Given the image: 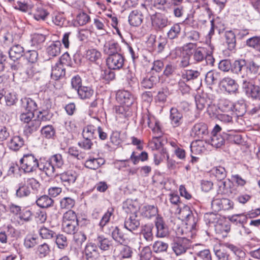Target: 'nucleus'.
<instances>
[{
  "label": "nucleus",
  "mask_w": 260,
  "mask_h": 260,
  "mask_svg": "<svg viewBox=\"0 0 260 260\" xmlns=\"http://www.w3.org/2000/svg\"><path fill=\"white\" fill-rule=\"evenodd\" d=\"M246 44L247 46L250 47H252L255 49L260 51L259 37H253L248 39L246 41Z\"/></svg>",
  "instance_id": "obj_64"
},
{
  "label": "nucleus",
  "mask_w": 260,
  "mask_h": 260,
  "mask_svg": "<svg viewBox=\"0 0 260 260\" xmlns=\"http://www.w3.org/2000/svg\"><path fill=\"white\" fill-rule=\"evenodd\" d=\"M124 58L120 53H116L109 56L106 59V63L111 70H119L124 64Z\"/></svg>",
  "instance_id": "obj_8"
},
{
  "label": "nucleus",
  "mask_w": 260,
  "mask_h": 260,
  "mask_svg": "<svg viewBox=\"0 0 260 260\" xmlns=\"http://www.w3.org/2000/svg\"><path fill=\"white\" fill-rule=\"evenodd\" d=\"M155 225L157 229V237L164 238L169 235L168 228L165 223L162 217L157 216L155 221Z\"/></svg>",
  "instance_id": "obj_14"
},
{
  "label": "nucleus",
  "mask_w": 260,
  "mask_h": 260,
  "mask_svg": "<svg viewBox=\"0 0 260 260\" xmlns=\"http://www.w3.org/2000/svg\"><path fill=\"white\" fill-rule=\"evenodd\" d=\"M196 106L198 109L202 110L205 107L207 106V112L210 114L212 109L215 108L214 105H212L211 102H208L204 96L200 95L195 97Z\"/></svg>",
  "instance_id": "obj_27"
},
{
  "label": "nucleus",
  "mask_w": 260,
  "mask_h": 260,
  "mask_svg": "<svg viewBox=\"0 0 260 260\" xmlns=\"http://www.w3.org/2000/svg\"><path fill=\"white\" fill-rule=\"evenodd\" d=\"M215 231L217 234L221 235L222 237H225L230 231V226L226 223H218L215 225Z\"/></svg>",
  "instance_id": "obj_55"
},
{
  "label": "nucleus",
  "mask_w": 260,
  "mask_h": 260,
  "mask_svg": "<svg viewBox=\"0 0 260 260\" xmlns=\"http://www.w3.org/2000/svg\"><path fill=\"white\" fill-rule=\"evenodd\" d=\"M151 23L154 29L156 31H161L170 25L171 21L165 14L156 13L151 16Z\"/></svg>",
  "instance_id": "obj_5"
},
{
  "label": "nucleus",
  "mask_w": 260,
  "mask_h": 260,
  "mask_svg": "<svg viewBox=\"0 0 260 260\" xmlns=\"http://www.w3.org/2000/svg\"><path fill=\"white\" fill-rule=\"evenodd\" d=\"M229 134H224V136L226 137V139L232 143L237 144H240L242 142L241 135L237 134L235 131L232 129H228Z\"/></svg>",
  "instance_id": "obj_42"
},
{
  "label": "nucleus",
  "mask_w": 260,
  "mask_h": 260,
  "mask_svg": "<svg viewBox=\"0 0 260 260\" xmlns=\"http://www.w3.org/2000/svg\"><path fill=\"white\" fill-rule=\"evenodd\" d=\"M210 50L207 51V49L204 47L196 48L192 53L194 62H201L205 59L207 65L213 66L215 61V59L212 55L213 47L211 46Z\"/></svg>",
  "instance_id": "obj_1"
},
{
  "label": "nucleus",
  "mask_w": 260,
  "mask_h": 260,
  "mask_svg": "<svg viewBox=\"0 0 260 260\" xmlns=\"http://www.w3.org/2000/svg\"><path fill=\"white\" fill-rule=\"evenodd\" d=\"M190 247L191 242L185 237L177 238L172 244V250L177 256L185 253Z\"/></svg>",
  "instance_id": "obj_4"
},
{
  "label": "nucleus",
  "mask_w": 260,
  "mask_h": 260,
  "mask_svg": "<svg viewBox=\"0 0 260 260\" xmlns=\"http://www.w3.org/2000/svg\"><path fill=\"white\" fill-rule=\"evenodd\" d=\"M140 225V219L137 215H129L124 222V227L131 232L137 230Z\"/></svg>",
  "instance_id": "obj_15"
},
{
  "label": "nucleus",
  "mask_w": 260,
  "mask_h": 260,
  "mask_svg": "<svg viewBox=\"0 0 260 260\" xmlns=\"http://www.w3.org/2000/svg\"><path fill=\"white\" fill-rule=\"evenodd\" d=\"M75 204L74 199L70 197L62 198L60 201V206L61 209H70Z\"/></svg>",
  "instance_id": "obj_61"
},
{
  "label": "nucleus",
  "mask_w": 260,
  "mask_h": 260,
  "mask_svg": "<svg viewBox=\"0 0 260 260\" xmlns=\"http://www.w3.org/2000/svg\"><path fill=\"white\" fill-rule=\"evenodd\" d=\"M69 58V55L64 54L62 55L58 61L52 66L51 77L53 79L57 80L65 75V68L63 64L65 63L64 60H67Z\"/></svg>",
  "instance_id": "obj_6"
},
{
  "label": "nucleus",
  "mask_w": 260,
  "mask_h": 260,
  "mask_svg": "<svg viewBox=\"0 0 260 260\" xmlns=\"http://www.w3.org/2000/svg\"><path fill=\"white\" fill-rule=\"evenodd\" d=\"M21 111L34 113L37 110V105L32 99L25 97L21 100Z\"/></svg>",
  "instance_id": "obj_20"
},
{
  "label": "nucleus",
  "mask_w": 260,
  "mask_h": 260,
  "mask_svg": "<svg viewBox=\"0 0 260 260\" xmlns=\"http://www.w3.org/2000/svg\"><path fill=\"white\" fill-rule=\"evenodd\" d=\"M49 159L54 168H61L64 165V159L61 154L59 153L52 155Z\"/></svg>",
  "instance_id": "obj_56"
},
{
  "label": "nucleus",
  "mask_w": 260,
  "mask_h": 260,
  "mask_svg": "<svg viewBox=\"0 0 260 260\" xmlns=\"http://www.w3.org/2000/svg\"><path fill=\"white\" fill-rule=\"evenodd\" d=\"M39 235L43 239H50L56 236L55 233L45 226L41 227L39 230Z\"/></svg>",
  "instance_id": "obj_59"
},
{
  "label": "nucleus",
  "mask_w": 260,
  "mask_h": 260,
  "mask_svg": "<svg viewBox=\"0 0 260 260\" xmlns=\"http://www.w3.org/2000/svg\"><path fill=\"white\" fill-rule=\"evenodd\" d=\"M55 237V242L59 249H64L68 247V242L66 236L62 234H59Z\"/></svg>",
  "instance_id": "obj_60"
},
{
  "label": "nucleus",
  "mask_w": 260,
  "mask_h": 260,
  "mask_svg": "<svg viewBox=\"0 0 260 260\" xmlns=\"http://www.w3.org/2000/svg\"><path fill=\"white\" fill-rule=\"evenodd\" d=\"M143 122H146L149 128H150L152 132H158V130L161 129L159 125V122L156 119L155 117L147 113L143 116Z\"/></svg>",
  "instance_id": "obj_21"
},
{
  "label": "nucleus",
  "mask_w": 260,
  "mask_h": 260,
  "mask_svg": "<svg viewBox=\"0 0 260 260\" xmlns=\"http://www.w3.org/2000/svg\"><path fill=\"white\" fill-rule=\"evenodd\" d=\"M38 169L44 172L47 176H52L55 172V168L52 164L50 159L45 161H42V158H40V161L39 163Z\"/></svg>",
  "instance_id": "obj_25"
},
{
  "label": "nucleus",
  "mask_w": 260,
  "mask_h": 260,
  "mask_svg": "<svg viewBox=\"0 0 260 260\" xmlns=\"http://www.w3.org/2000/svg\"><path fill=\"white\" fill-rule=\"evenodd\" d=\"M84 253L86 260H99L101 257L98 247L91 242L86 244Z\"/></svg>",
  "instance_id": "obj_10"
},
{
  "label": "nucleus",
  "mask_w": 260,
  "mask_h": 260,
  "mask_svg": "<svg viewBox=\"0 0 260 260\" xmlns=\"http://www.w3.org/2000/svg\"><path fill=\"white\" fill-rule=\"evenodd\" d=\"M113 212L114 209L112 208H110L107 210L100 221L99 226L101 228L103 229L109 222Z\"/></svg>",
  "instance_id": "obj_62"
},
{
  "label": "nucleus",
  "mask_w": 260,
  "mask_h": 260,
  "mask_svg": "<svg viewBox=\"0 0 260 260\" xmlns=\"http://www.w3.org/2000/svg\"><path fill=\"white\" fill-rule=\"evenodd\" d=\"M48 14L49 13L42 7H37L34 12V17L37 20H44Z\"/></svg>",
  "instance_id": "obj_52"
},
{
  "label": "nucleus",
  "mask_w": 260,
  "mask_h": 260,
  "mask_svg": "<svg viewBox=\"0 0 260 260\" xmlns=\"http://www.w3.org/2000/svg\"><path fill=\"white\" fill-rule=\"evenodd\" d=\"M234 103L227 99H222L219 103V109L221 111L224 112H230L232 113L233 110Z\"/></svg>",
  "instance_id": "obj_51"
},
{
  "label": "nucleus",
  "mask_w": 260,
  "mask_h": 260,
  "mask_svg": "<svg viewBox=\"0 0 260 260\" xmlns=\"http://www.w3.org/2000/svg\"><path fill=\"white\" fill-rule=\"evenodd\" d=\"M123 208L127 214L137 215L139 207L137 204L132 200H127L124 203Z\"/></svg>",
  "instance_id": "obj_33"
},
{
  "label": "nucleus",
  "mask_w": 260,
  "mask_h": 260,
  "mask_svg": "<svg viewBox=\"0 0 260 260\" xmlns=\"http://www.w3.org/2000/svg\"><path fill=\"white\" fill-rule=\"evenodd\" d=\"M220 78V73L216 70L208 71L205 76V82L209 85H213L218 82Z\"/></svg>",
  "instance_id": "obj_31"
},
{
  "label": "nucleus",
  "mask_w": 260,
  "mask_h": 260,
  "mask_svg": "<svg viewBox=\"0 0 260 260\" xmlns=\"http://www.w3.org/2000/svg\"><path fill=\"white\" fill-rule=\"evenodd\" d=\"M23 144V139L18 136L12 137L8 143L9 148L15 151L19 150Z\"/></svg>",
  "instance_id": "obj_37"
},
{
  "label": "nucleus",
  "mask_w": 260,
  "mask_h": 260,
  "mask_svg": "<svg viewBox=\"0 0 260 260\" xmlns=\"http://www.w3.org/2000/svg\"><path fill=\"white\" fill-rule=\"evenodd\" d=\"M86 57L90 61L96 62L100 59L101 53L96 49H89L86 51Z\"/></svg>",
  "instance_id": "obj_46"
},
{
  "label": "nucleus",
  "mask_w": 260,
  "mask_h": 260,
  "mask_svg": "<svg viewBox=\"0 0 260 260\" xmlns=\"http://www.w3.org/2000/svg\"><path fill=\"white\" fill-rule=\"evenodd\" d=\"M111 236L114 240L120 244H122L125 241L124 234L117 226L115 227L113 229L111 233Z\"/></svg>",
  "instance_id": "obj_53"
},
{
  "label": "nucleus",
  "mask_w": 260,
  "mask_h": 260,
  "mask_svg": "<svg viewBox=\"0 0 260 260\" xmlns=\"http://www.w3.org/2000/svg\"><path fill=\"white\" fill-rule=\"evenodd\" d=\"M184 0H171L173 6V14L174 17L180 18L184 15L185 10L184 6L180 5Z\"/></svg>",
  "instance_id": "obj_30"
},
{
  "label": "nucleus",
  "mask_w": 260,
  "mask_h": 260,
  "mask_svg": "<svg viewBox=\"0 0 260 260\" xmlns=\"http://www.w3.org/2000/svg\"><path fill=\"white\" fill-rule=\"evenodd\" d=\"M246 63L245 60H237L232 64L231 71L235 74H240L242 75V78H244L245 74H243V72L246 71Z\"/></svg>",
  "instance_id": "obj_29"
},
{
  "label": "nucleus",
  "mask_w": 260,
  "mask_h": 260,
  "mask_svg": "<svg viewBox=\"0 0 260 260\" xmlns=\"http://www.w3.org/2000/svg\"><path fill=\"white\" fill-rule=\"evenodd\" d=\"M143 18L142 13L138 10H135L129 14L128 22L131 26L137 27L142 24Z\"/></svg>",
  "instance_id": "obj_19"
},
{
  "label": "nucleus",
  "mask_w": 260,
  "mask_h": 260,
  "mask_svg": "<svg viewBox=\"0 0 260 260\" xmlns=\"http://www.w3.org/2000/svg\"><path fill=\"white\" fill-rule=\"evenodd\" d=\"M40 120L34 119L25 124L24 126V134L26 136H29L36 132L40 127Z\"/></svg>",
  "instance_id": "obj_28"
},
{
  "label": "nucleus",
  "mask_w": 260,
  "mask_h": 260,
  "mask_svg": "<svg viewBox=\"0 0 260 260\" xmlns=\"http://www.w3.org/2000/svg\"><path fill=\"white\" fill-rule=\"evenodd\" d=\"M20 161L22 169L26 173L36 171L39 163L38 159L32 153L24 154Z\"/></svg>",
  "instance_id": "obj_3"
},
{
  "label": "nucleus",
  "mask_w": 260,
  "mask_h": 260,
  "mask_svg": "<svg viewBox=\"0 0 260 260\" xmlns=\"http://www.w3.org/2000/svg\"><path fill=\"white\" fill-rule=\"evenodd\" d=\"M170 118L171 123L174 127H178L183 122V114L176 108H172L170 110Z\"/></svg>",
  "instance_id": "obj_22"
},
{
  "label": "nucleus",
  "mask_w": 260,
  "mask_h": 260,
  "mask_svg": "<svg viewBox=\"0 0 260 260\" xmlns=\"http://www.w3.org/2000/svg\"><path fill=\"white\" fill-rule=\"evenodd\" d=\"M200 75V72L194 70H184L181 74V78L185 81L194 80Z\"/></svg>",
  "instance_id": "obj_40"
},
{
  "label": "nucleus",
  "mask_w": 260,
  "mask_h": 260,
  "mask_svg": "<svg viewBox=\"0 0 260 260\" xmlns=\"http://www.w3.org/2000/svg\"><path fill=\"white\" fill-rule=\"evenodd\" d=\"M31 191L28 186L21 184L16 191V196L18 198H24L29 196Z\"/></svg>",
  "instance_id": "obj_57"
},
{
  "label": "nucleus",
  "mask_w": 260,
  "mask_h": 260,
  "mask_svg": "<svg viewBox=\"0 0 260 260\" xmlns=\"http://www.w3.org/2000/svg\"><path fill=\"white\" fill-rule=\"evenodd\" d=\"M116 100L121 105L129 107L134 102L132 94L126 90H119L116 93Z\"/></svg>",
  "instance_id": "obj_11"
},
{
  "label": "nucleus",
  "mask_w": 260,
  "mask_h": 260,
  "mask_svg": "<svg viewBox=\"0 0 260 260\" xmlns=\"http://www.w3.org/2000/svg\"><path fill=\"white\" fill-rule=\"evenodd\" d=\"M159 81V76L158 75H151L149 77L145 78L142 81V86L145 88L150 89L153 87Z\"/></svg>",
  "instance_id": "obj_35"
},
{
  "label": "nucleus",
  "mask_w": 260,
  "mask_h": 260,
  "mask_svg": "<svg viewBox=\"0 0 260 260\" xmlns=\"http://www.w3.org/2000/svg\"><path fill=\"white\" fill-rule=\"evenodd\" d=\"M37 205L42 208L51 207L53 205L54 200L47 195H43L36 200Z\"/></svg>",
  "instance_id": "obj_36"
},
{
  "label": "nucleus",
  "mask_w": 260,
  "mask_h": 260,
  "mask_svg": "<svg viewBox=\"0 0 260 260\" xmlns=\"http://www.w3.org/2000/svg\"><path fill=\"white\" fill-rule=\"evenodd\" d=\"M42 135L47 139H50L55 134V130L52 125H48L43 127L41 129Z\"/></svg>",
  "instance_id": "obj_63"
},
{
  "label": "nucleus",
  "mask_w": 260,
  "mask_h": 260,
  "mask_svg": "<svg viewBox=\"0 0 260 260\" xmlns=\"http://www.w3.org/2000/svg\"><path fill=\"white\" fill-rule=\"evenodd\" d=\"M179 218L184 221L186 224L185 232L192 231L196 229L197 219L192 215L189 206L184 205L181 207L178 212Z\"/></svg>",
  "instance_id": "obj_2"
},
{
  "label": "nucleus",
  "mask_w": 260,
  "mask_h": 260,
  "mask_svg": "<svg viewBox=\"0 0 260 260\" xmlns=\"http://www.w3.org/2000/svg\"><path fill=\"white\" fill-rule=\"evenodd\" d=\"M77 91L79 98L82 100L90 99L94 93L92 88L86 86H82Z\"/></svg>",
  "instance_id": "obj_38"
},
{
  "label": "nucleus",
  "mask_w": 260,
  "mask_h": 260,
  "mask_svg": "<svg viewBox=\"0 0 260 260\" xmlns=\"http://www.w3.org/2000/svg\"><path fill=\"white\" fill-rule=\"evenodd\" d=\"M226 42L230 50H233L236 46V37L232 31H228L225 33Z\"/></svg>",
  "instance_id": "obj_54"
},
{
  "label": "nucleus",
  "mask_w": 260,
  "mask_h": 260,
  "mask_svg": "<svg viewBox=\"0 0 260 260\" xmlns=\"http://www.w3.org/2000/svg\"><path fill=\"white\" fill-rule=\"evenodd\" d=\"M209 134L208 126L204 122L196 123L191 129V135L194 138L203 139Z\"/></svg>",
  "instance_id": "obj_9"
},
{
  "label": "nucleus",
  "mask_w": 260,
  "mask_h": 260,
  "mask_svg": "<svg viewBox=\"0 0 260 260\" xmlns=\"http://www.w3.org/2000/svg\"><path fill=\"white\" fill-rule=\"evenodd\" d=\"M59 178L62 184L68 188L75 182L77 175L75 172L67 171L60 174Z\"/></svg>",
  "instance_id": "obj_13"
},
{
  "label": "nucleus",
  "mask_w": 260,
  "mask_h": 260,
  "mask_svg": "<svg viewBox=\"0 0 260 260\" xmlns=\"http://www.w3.org/2000/svg\"><path fill=\"white\" fill-rule=\"evenodd\" d=\"M23 53V47L18 43H16L9 48V58L14 62L20 59L22 56Z\"/></svg>",
  "instance_id": "obj_18"
},
{
  "label": "nucleus",
  "mask_w": 260,
  "mask_h": 260,
  "mask_svg": "<svg viewBox=\"0 0 260 260\" xmlns=\"http://www.w3.org/2000/svg\"><path fill=\"white\" fill-rule=\"evenodd\" d=\"M94 242L96 246L102 250H108L112 247V241L103 235H98Z\"/></svg>",
  "instance_id": "obj_17"
},
{
  "label": "nucleus",
  "mask_w": 260,
  "mask_h": 260,
  "mask_svg": "<svg viewBox=\"0 0 260 260\" xmlns=\"http://www.w3.org/2000/svg\"><path fill=\"white\" fill-rule=\"evenodd\" d=\"M38 243L37 236L31 235H27L24 240V246L27 249L34 247Z\"/></svg>",
  "instance_id": "obj_49"
},
{
  "label": "nucleus",
  "mask_w": 260,
  "mask_h": 260,
  "mask_svg": "<svg viewBox=\"0 0 260 260\" xmlns=\"http://www.w3.org/2000/svg\"><path fill=\"white\" fill-rule=\"evenodd\" d=\"M50 252V247L46 243L38 245L37 248L36 253L40 257H44L48 255Z\"/></svg>",
  "instance_id": "obj_50"
},
{
  "label": "nucleus",
  "mask_w": 260,
  "mask_h": 260,
  "mask_svg": "<svg viewBox=\"0 0 260 260\" xmlns=\"http://www.w3.org/2000/svg\"><path fill=\"white\" fill-rule=\"evenodd\" d=\"M242 87L245 89L247 94H249L252 98L257 99L260 95L259 86L253 85L246 79L242 81Z\"/></svg>",
  "instance_id": "obj_16"
},
{
  "label": "nucleus",
  "mask_w": 260,
  "mask_h": 260,
  "mask_svg": "<svg viewBox=\"0 0 260 260\" xmlns=\"http://www.w3.org/2000/svg\"><path fill=\"white\" fill-rule=\"evenodd\" d=\"M46 40V35L42 34L35 33L33 34L31 38L32 45L36 47H40Z\"/></svg>",
  "instance_id": "obj_58"
},
{
  "label": "nucleus",
  "mask_w": 260,
  "mask_h": 260,
  "mask_svg": "<svg viewBox=\"0 0 260 260\" xmlns=\"http://www.w3.org/2000/svg\"><path fill=\"white\" fill-rule=\"evenodd\" d=\"M78 221L62 223L63 231L68 234H75L78 231Z\"/></svg>",
  "instance_id": "obj_45"
},
{
  "label": "nucleus",
  "mask_w": 260,
  "mask_h": 260,
  "mask_svg": "<svg viewBox=\"0 0 260 260\" xmlns=\"http://www.w3.org/2000/svg\"><path fill=\"white\" fill-rule=\"evenodd\" d=\"M61 45L59 41H56L52 42L47 47L46 52L50 58L55 57L60 54Z\"/></svg>",
  "instance_id": "obj_32"
},
{
  "label": "nucleus",
  "mask_w": 260,
  "mask_h": 260,
  "mask_svg": "<svg viewBox=\"0 0 260 260\" xmlns=\"http://www.w3.org/2000/svg\"><path fill=\"white\" fill-rule=\"evenodd\" d=\"M105 161L100 158H95L90 157L84 162V166L91 170H96L104 164Z\"/></svg>",
  "instance_id": "obj_34"
},
{
  "label": "nucleus",
  "mask_w": 260,
  "mask_h": 260,
  "mask_svg": "<svg viewBox=\"0 0 260 260\" xmlns=\"http://www.w3.org/2000/svg\"><path fill=\"white\" fill-rule=\"evenodd\" d=\"M180 23L174 24L167 32V37L170 40L177 38L181 33Z\"/></svg>",
  "instance_id": "obj_43"
},
{
  "label": "nucleus",
  "mask_w": 260,
  "mask_h": 260,
  "mask_svg": "<svg viewBox=\"0 0 260 260\" xmlns=\"http://www.w3.org/2000/svg\"><path fill=\"white\" fill-rule=\"evenodd\" d=\"M153 226L152 224H145L142 227L140 234L147 242H150L153 240Z\"/></svg>",
  "instance_id": "obj_39"
},
{
  "label": "nucleus",
  "mask_w": 260,
  "mask_h": 260,
  "mask_svg": "<svg viewBox=\"0 0 260 260\" xmlns=\"http://www.w3.org/2000/svg\"><path fill=\"white\" fill-rule=\"evenodd\" d=\"M20 37L16 34H11L10 32H7L4 36L3 46L5 48H10L16 43H18Z\"/></svg>",
  "instance_id": "obj_26"
},
{
  "label": "nucleus",
  "mask_w": 260,
  "mask_h": 260,
  "mask_svg": "<svg viewBox=\"0 0 260 260\" xmlns=\"http://www.w3.org/2000/svg\"><path fill=\"white\" fill-rule=\"evenodd\" d=\"M234 113L237 116H242L246 111V104L242 101H240L234 104L233 107Z\"/></svg>",
  "instance_id": "obj_47"
},
{
  "label": "nucleus",
  "mask_w": 260,
  "mask_h": 260,
  "mask_svg": "<svg viewBox=\"0 0 260 260\" xmlns=\"http://www.w3.org/2000/svg\"><path fill=\"white\" fill-rule=\"evenodd\" d=\"M158 213V209L154 205H147L141 209V215L144 218L151 219L156 216Z\"/></svg>",
  "instance_id": "obj_24"
},
{
  "label": "nucleus",
  "mask_w": 260,
  "mask_h": 260,
  "mask_svg": "<svg viewBox=\"0 0 260 260\" xmlns=\"http://www.w3.org/2000/svg\"><path fill=\"white\" fill-rule=\"evenodd\" d=\"M153 6L157 10L167 12L171 3L168 0H154Z\"/></svg>",
  "instance_id": "obj_44"
},
{
  "label": "nucleus",
  "mask_w": 260,
  "mask_h": 260,
  "mask_svg": "<svg viewBox=\"0 0 260 260\" xmlns=\"http://www.w3.org/2000/svg\"><path fill=\"white\" fill-rule=\"evenodd\" d=\"M120 50V47L119 44L114 40H111L107 42L103 48V51L105 54L109 56L112 55L116 53H119Z\"/></svg>",
  "instance_id": "obj_23"
},
{
  "label": "nucleus",
  "mask_w": 260,
  "mask_h": 260,
  "mask_svg": "<svg viewBox=\"0 0 260 260\" xmlns=\"http://www.w3.org/2000/svg\"><path fill=\"white\" fill-rule=\"evenodd\" d=\"M220 85L229 93L236 92L238 89V85L235 80L230 77H225L220 81Z\"/></svg>",
  "instance_id": "obj_12"
},
{
  "label": "nucleus",
  "mask_w": 260,
  "mask_h": 260,
  "mask_svg": "<svg viewBox=\"0 0 260 260\" xmlns=\"http://www.w3.org/2000/svg\"><path fill=\"white\" fill-rule=\"evenodd\" d=\"M97 129L95 127L91 125H87L85 127L82 132V136L83 138H88L93 139L96 138Z\"/></svg>",
  "instance_id": "obj_48"
},
{
  "label": "nucleus",
  "mask_w": 260,
  "mask_h": 260,
  "mask_svg": "<svg viewBox=\"0 0 260 260\" xmlns=\"http://www.w3.org/2000/svg\"><path fill=\"white\" fill-rule=\"evenodd\" d=\"M210 173L219 181L224 180L226 176V172L224 168L221 166L213 168L210 171Z\"/></svg>",
  "instance_id": "obj_41"
},
{
  "label": "nucleus",
  "mask_w": 260,
  "mask_h": 260,
  "mask_svg": "<svg viewBox=\"0 0 260 260\" xmlns=\"http://www.w3.org/2000/svg\"><path fill=\"white\" fill-rule=\"evenodd\" d=\"M221 131V127L218 124H216L212 131V136L209 140V143L217 148L223 146L226 139V137L224 136L225 133H223L222 135L219 134Z\"/></svg>",
  "instance_id": "obj_7"
}]
</instances>
